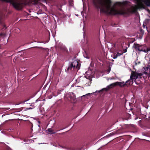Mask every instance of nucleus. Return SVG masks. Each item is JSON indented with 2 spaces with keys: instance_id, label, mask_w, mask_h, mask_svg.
Here are the masks:
<instances>
[{
  "instance_id": "obj_1",
  "label": "nucleus",
  "mask_w": 150,
  "mask_h": 150,
  "mask_svg": "<svg viewBox=\"0 0 150 150\" xmlns=\"http://www.w3.org/2000/svg\"><path fill=\"white\" fill-rule=\"evenodd\" d=\"M111 0H105L101 2L100 12L110 15H129L130 13H136L137 11V8L136 7H133L131 9L128 8L126 10L122 9L120 10H116L114 7L117 5L121 6L122 3L116 2L114 4L113 7L111 6Z\"/></svg>"
},
{
  "instance_id": "obj_2",
  "label": "nucleus",
  "mask_w": 150,
  "mask_h": 150,
  "mask_svg": "<svg viewBox=\"0 0 150 150\" xmlns=\"http://www.w3.org/2000/svg\"><path fill=\"white\" fill-rule=\"evenodd\" d=\"M116 86H119L121 87H125V83L124 82H117L110 84V85L107 86L106 88H103L101 91H107L111 88H112Z\"/></svg>"
},
{
  "instance_id": "obj_3",
  "label": "nucleus",
  "mask_w": 150,
  "mask_h": 150,
  "mask_svg": "<svg viewBox=\"0 0 150 150\" xmlns=\"http://www.w3.org/2000/svg\"><path fill=\"white\" fill-rule=\"evenodd\" d=\"M133 47L136 50L139 51H142L144 52H146L148 51L146 50V48L143 45H140L137 43H134V44Z\"/></svg>"
},
{
  "instance_id": "obj_4",
  "label": "nucleus",
  "mask_w": 150,
  "mask_h": 150,
  "mask_svg": "<svg viewBox=\"0 0 150 150\" xmlns=\"http://www.w3.org/2000/svg\"><path fill=\"white\" fill-rule=\"evenodd\" d=\"M143 74L142 73H138L137 72H134L130 76V79H132V84L133 82V80L135 79V81L136 82V79H137L141 78V76Z\"/></svg>"
},
{
  "instance_id": "obj_5",
  "label": "nucleus",
  "mask_w": 150,
  "mask_h": 150,
  "mask_svg": "<svg viewBox=\"0 0 150 150\" xmlns=\"http://www.w3.org/2000/svg\"><path fill=\"white\" fill-rule=\"evenodd\" d=\"M73 63L74 66V69H77L78 70L79 69L80 67V64L79 63L78 61L75 60Z\"/></svg>"
},
{
  "instance_id": "obj_6",
  "label": "nucleus",
  "mask_w": 150,
  "mask_h": 150,
  "mask_svg": "<svg viewBox=\"0 0 150 150\" xmlns=\"http://www.w3.org/2000/svg\"><path fill=\"white\" fill-rule=\"evenodd\" d=\"M0 24H1L3 27V28H5V29L6 28V25L4 22L3 16L2 15L0 16Z\"/></svg>"
},
{
  "instance_id": "obj_7",
  "label": "nucleus",
  "mask_w": 150,
  "mask_h": 150,
  "mask_svg": "<svg viewBox=\"0 0 150 150\" xmlns=\"http://www.w3.org/2000/svg\"><path fill=\"white\" fill-rule=\"evenodd\" d=\"M72 95H70L68 97V100L71 102L75 100V95L73 93H72Z\"/></svg>"
},
{
  "instance_id": "obj_8",
  "label": "nucleus",
  "mask_w": 150,
  "mask_h": 150,
  "mask_svg": "<svg viewBox=\"0 0 150 150\" xmlns=\"http://www.w3.org/2000/svg\"><path fill=\"white\" fill-rule=\"evenodd\" d=\"M132 79H131L130 78L129 79L127 80L126 81L125 83V85L126 86H129L131 83V81H132Z\"/></svg>"
},
{
  "instance_id": "obj_9",
  "label": "nucleus",
  "mask_w": 150,
  "mask_h": 150,
  "mask_svg": "<svg viewBox=\"0 0 150 150\" xmlns=\"http://www.w3.org/2000/svg\"><path fill=\"white\" fill-rule=\"evenodd\" d=\"M47 131L48 132V133L50 134H55L56 132H55L51 128H49L47 129Z\"/></svg>"
},
{
  "instance_id": "obj_10",
  "label": "nucleus",
  "mask_w": 150,
  "mask_h": 150,
  "mask_svg": "<svg viewBox=\"0 0 150 150\" xmlns=\"http://www.w3.org/2000/svg\"><path fill=\"white\" fill-rule=\"evenodd\" d=\"M40 1V0H30V2L31 3L36 5L38 4V1Z\"/></svg>"
},
{
  "instance_id": "obj_11",
  "label": "nucleus",
  "mask_w": 150,
  "mask_h": 150,
  "mask_svg": "<svg viewBox=\"0 0 150 150\" xmlns=\"http://www.w3.org/2000/svg\"><path fill=\"white\" fill-rule=\"evenodd\" d=\"M73 65L74 64L73 63V62L71 63L70 64V66L69 67H68V68L67 70H71L72 69V68H73L74 69V66Z\"/></svg>"
},
{
  "instance_id": "obj_12",
  "label": "nucleus",
  "mask_w": 150,
  "mask_h": 150,
  "mask_svg": "<svg viewBox=\"0 0 150 150\" xmlns=\"http://www.w3.org/2000/svg\"><path fill=\"white\" fill-rule=\"evenodd\" d=\"M119 133L118 131H117L115 132L110 133L109 134V136H111L115 135V134H118Z\"/></svg>"
},
{
  "instance_id": "obj_13",
  "label": "nucleus",
  "mask_w": 150,
  "mask_h": 150,
  "mask_svg": "<svg viewBox=\"0 0 150 150\" xmlns=\"http://www.w3.org/2000/svg\"><path fill=\"white\" fill-rule=\"evenodd\" d=\"M63 89H62L61 90H58V91H57V94H56V95H54V93H53V95L54 96H57L58 95V94H59L60 93V92H62V91H63Z\"/></svg>"
},
{
  "instance_id": "obj_14",
  "label": "nucleus",
  "mask_w": 150,
  "mask_h": 150,
  "mask_svg": "<svg viewBox=\"0 0 150 150\" xmlns=\"http://www.w3.org/2000/svg\"><path fill=\"white\" fill-rule=\"evenodd\" d=\"M123 54V53L118 52V53H117L116 54V55L118 57V56H121V55H122Z\"/></svg>"
},
{
  "instance_id": "obj_15",
  "label": "nucleus",
  "mask_w": 150,
  "mask_h": 150,
  "mask_svg": "<svg viewBox=\"0 0 150 150\" xmlns=\"http://www.w3.org/2000/svg\"><path fill=\"white\" fill-rule=\"evenodd\" d=\"M140 30L142 33L144 34V30H143V29L142 28H140Z\"/></svg>"
},
{
  "instance_id": "obj_16",
  "label": "nucleus",
  "mask_w": 150,
  "mask_h": 150,
  "mask_svg": "<svg viewBox=\"0 0 150 150\" xmlns=\"http://www.w3.org/2000/svg\"><path fill=\"white\" fill-rule=\"evenodd\" d=\"M123 51L124 52H127V48H126L125 49L123 50Z\"/></svg>"
},
{
  "instance_id": "obj_17",
  "label": "nucleus",
  "mask_w": 150,
  "mask_h": 150,
  "mask_svg": "<svg viewBox=\"0 0 150 150\" xmlns=\"http://www.w3.org/2000/svg\"><path fill=\"white\" fill-rule=\"evenodd\" d=\"M117 57L118 56L116 55L114 56V57H113V58L114 59H116L117 58Z\"/></svg>"
},
{
  "instance_id": "obj_18",
  "label": "nucleus",
  "mask_w": 150,
  "mask_h": 150,
  "mask_svg": "<svg viewBox=\"0 0 150 150\" xmlns=\"http://www.w3.org/2000/svg\"><path fill=\"white\" fill-rule=\"evenodd\" d=\"M93 3H94V4L95 5H96V6H97V4H96V2H95V0H94V1H93Z\"/></svg>"
},
{
  "instance_id": "obj_19",
  "label": "nucleus",
  "mask_w": 150,
  "mask_h": 150,
  "mask_svg": "<svg viewBox=\"0 0 150 150\" xmlns=\"http://www.w3.org/2000/svg\"><path fill=\"white\" fill-rule=\"evenodd\" d=\"M148 11L149 12L150 11V10H149V9H148Z\"/></svg>"
},
{
  "instance_id": "obj_20",
  "label": "nucleus",
  "mask_w": 150,
  "mask_h": 150,
  "mask_svg": "<svg viewBox=\"0 0 150 150\" xmlns=\"http://www.w3.org/2000/svg\"><path fill=\"white\" fill-rule=\"evenodd\" d=\"M134 41H132V43H133L134 41Z\"/></svg>"
},
{
  "instance_id": "obj_21",
  "label": "nucleus",
  "mask_w": 150,
  "mask_h": 150,
  "mask_svg": "<svg viewBox=\"0 0 150 150\" xmlns=\"http://www.w3.org/2000/svg\"><path fill=\"white\" fill-rule=\"evenodd\" d=\"M67 52H68V50H67Z\"/></svg>"
},
{
  "instance_id": "obj_22",
  "label": "nucleus",
  "mask_w": 150,
  "mask_h": 150,
  "mask_svg": "<svg viewBox=\"0 0 150 150\" xmlns=\"http://www.w3.org/2000/svg\"><path fill=\"white\" fill-rule=\"evenodd\" d=\"M59 130H57V132H58V131H59Z\"/></svg>"
},
{
  "instance_id": "obj_23",
  "label": "nucleus",
  "mask_w": 150,
  "mask_h": 150,
  "mask_svg": "<svg viewBox=\"0 0 150 150\" xmlns=\"http://www.w3.org/2000/svg\"><path fill=\"white\" fill-rule=\"evenodd\" d=\"M62 129H60V130H62Z\"/></svg>"
},
{
  "instance_id": "obj_24",
  "label": "nucleus",
  "mask_w": 150,
  "mask_h": 150,
  "mask_svg": "<svg viewBox=\"0 0 150 150\" xmlns=\"http://www.w3.org/2000/svg\"><path fill=\"white\" fill-rule=\"evenodd\" d=\"M27 100L25 101V102Z\"/></svg>"
}]
</instances>
